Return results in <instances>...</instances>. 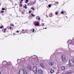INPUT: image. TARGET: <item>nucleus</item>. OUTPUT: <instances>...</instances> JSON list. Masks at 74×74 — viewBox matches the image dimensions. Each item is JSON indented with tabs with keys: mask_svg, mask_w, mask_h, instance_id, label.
Here are the masks:
<instances>
[{
	"mask_svg": "<svg viewBox=\"0 0 74 74\" xmlns=\"http://www.w3.org/2000/svg\"><path fill=\"white\" fill-rule=\"evenodd\" d=\"M25 69L27 73H29V72L30 71L29 70H32V69H31V68H30L29 66H26L25 67Z\"/></svg>",
	"mask_w": 74,
	"mask_h": 74,
	"instance_id": "nucleus-1",
	"label": "nucleus"
},
{
	"mask_svg": "<svg viewBox=\"0 0 74 74\" xmlns=\"http://www.w3.org/2000/svg\"><path fill=\"white\" fill-rule=\"evenodd\" d=\"M69 64L70 66H73L74 65V61H73L72 60H70L69 61Z\"/></svg>",
	"mask_w": 74,
	"mask_h": 74,
	"instance_id": "nucleus-2",
	"label": "nucleus"
},
{
	"mask_svg": "<svg viewBox=\"0 0 74 74\" xmlns=\"http://www.w3.org/2000/svg\"><path fill=\"white\" fill-rule=\"evenodd\" d=\"M19 74H25L24 70L23 69H20L19 70Z\"/></svg>",
	"mask_w": 74,
	"mask_h": 74,
	"instance_id": "nucleus-3",
	"label": "nucleus"
},
{
	"mask_svg": "<svg viewBox=\"0 0 74 74\" xmlns=\"http://www.w3.org/2000/svg\"><path fill=\"white\" fill-rule=\"evenodd\" d=\"M61 58L62 59V62H65V61H66V56L64 55L61 56Z\"/></svg>",
	"mask_w": 74,
	"mask_h": 74,
	"instance_id": "nucleus-4",
	"label": "nucleus"
},
{
	"mask_svg": "<svg viewBox=\"0 0 74 74\" xmlns=\"http://www.w3.org/2000/svg\"><path fill=\"white\" fill-rule=\"evenodd\" d=\"M37 67L36 66H34L33 69V70L34 72L35 73H37Z\"/></svg>",
	"mask_w": 74,
	"mask_h": 74,
	"instance_id": "nucleus-5",
	"label": "nucleus"
},
{
	"mask_svg": "<svg viewBox=\"0 0 74 74\" xmlns=\"http://www.w3.org/2000/svg\"><path fill=\"white\" fill-rule=\"evenodd\" d=\"M38 74H41L43 73V71L41 69H38Z\"/></svg>",
	"mask_w": 74,
	"mask_h": 74,
	"instance_id": "nucleus-6",
	"label": "nucleus"
},
{
	"mask_svg": "<svg viewBox=\"0 0 74 74\" xmlns=\"http://www.w3.org/2000/svg\"><path fill=\"white\" fill-rule=\"evenodd\" d=\"M73 40H74V37L73 38V39L71 40H69L67 42V43L68 44V46H69L70 45V44H71V42L73 41Z\"/></svg>",
	"mask_w": 74,
	"mask_h": 74,
	"instance_id": "nucleus-7",
	"label": "nucleus"
},
{
	"mask_svg": "<svg viewBox=\"0 0 74 74\" xmlns=\"http://www.w3.org/2000/svg\"><path fill=\"white\" fill-rule=\"evenodd\" d=\"M49 66H53L54 65V63L53 62H50L49 63Z\"/></svg>",
	"mask_w": 74,
	"mask_h": 74,
	"instance_id": "nucleus-8",
	"label": "nucleus"
},
{
	"mask_svg": "<svg viewBox=\"0 0 74 74\" xmlns=\"http://www.w3.org/2000/svg\"><path fill=\"white\" fill-rule=\"evenodd\" d=\"M40 66L43 69H45V66L44 65V64H40Z\"/></svg>",
	"mask_w": 74,
	"mask_h": 74,
	"instance_id": "nucleus-9",
	"label": "nucleus"
},
{
	"mask_svg": "<svg viewBox=\"0 0 74 74\" xmlns=\"http://www.w3.org/2000/svg\"><path fill=\"white\" fill-rule=\"evenodd\" d=\"M35 25L36 26H39V24L38 22H36L35 23Z\"/></svg>",
	"mask_w": 74,
	"mask_h": 74,
	"instance_id": "nucleus-10",
	"label": "nucleus"
},
{
	"mask_svg": "<svg viewBox=\"0 0 74 74\" xmlns=\"http://www.w3.org/2000/svg\"><path fill=\"white\" fill-rule=\"evenodd\" d=\"M65 69H66V68H65L64 66H61V69L62 70H65Z\"/></svg>",
	"mask_w": 74,
	"mask_h": 74,
	"instance_id": "nucleus-11",
	"label": "nucleus"
},
{
	"mask_svg": "<svg viewBox=\"0 0 74 74\" xmlns=\"http://www.w3.org/2000/svg\"><path fill=\"white\" fill-rule=\"evenodd\" d=\"M50 73H51V74H52V73H54V71L53 70H51L50 71Z\"/></svg>",
	"mask_w": 74,
	"mask_h": 74,
	"instance_id": "nucleus-12",
	"label": "nucleus"
},
{
	"mask_svg": "<svg viewBox=\"0 0 74 74\" xmlns=\"http://www.w3.org/2000/svg\"><path fill=\"white\" fill-rule=\"evenodd\" d=\"M49 16H50V17H52V16H53V14L52 13H50V14L49 15Z\"/></svg>",
	"mask_w": 74,
	"mask_h": 74,
	"instance_id": "nucleus-13",
	"label": "nucleus"
},
{
	"mask_svg": "<svg viewBox=\"0 0 74 74\" xmlns=\"http://www.w3.org/2000/svg\"><path fill=\"white\" fill-rule=\"evenodd\" d=\"M28 5H32V3L31 2H30L28 4Z\"/></svg>",
	"mask_w": 74,
	"mask_h": 74,
	"instance_id": "nucleus-14",
	"label": "nucleus"
},
{
	"mask_svg": "<svg viewBox=\"0 0 74 74\" xmlns=\"http://www.w3.org/2000/svg\"><path fill=\"white\" fill-rule=\"evenodd\" d=\"M8 64H11V62H9L8 63Z\"/></svg>",
	"mask_w": 74,
	"mask_h": 74,
	"instance_id": "nucleus-15",
	"label": "nucleus"
},
{
	"mask_svg": "<svg viewBox=\"0 0 74 74\" xmlns=\"http://www.w3.org/2000/svg\"><path fill=\"white\" fill-rule=\"evenodd\" d=\"M28 58H29V57H26L25 58H24V60H25V59H28Z\"/></svg>",
	"mask_w": 74,
	"mask_h": 74,
	"instance_id": "nucleus-16",
	"label": "nucleus"
},
{
	"mask_svg": "<svg viewBox=\"0 0 74 74\" xmlns=\"http://www.w3.org/2000/svg\"><path fill=\"white\" fill-rule=\"evenodd\" d=\"M31 15H32V16H34V17L35 16V15H33V14H31Z\"/></svg>",
	"mask_w": 74,
	"mask_h": 74,
	"instance_id": "nucleus-17",
	"label": "nucleus"
},
{
	"mask_svg": "<svg viewBox=\"0 0 74 74\" xmlns=\"http://www.w3.org/2000/svg\"><path fill=\"white\" fill-rule=\"evenodd\" d=\"M3 27H4V26H2L1 27H0V29H2L3 28Z\"/></svg>",
	"mask_w": 74,
	"mask_h": 74,
	"instance_id": "nucleus-18",
	"label": "nucleus"
},
{
	"mask_svg": "<svg viewBox=\"0 0 74 74\" xmlns=\"http://www.w3.org/2000/svg\"><path fill=\"white\" fill-rule=\"evenodd\" d=\"M26 1H25V3H27V2H28V1H28V0H26Z\"/></svg>",
	"mask_w": 74,
	"mask_h": 74,
	"instance_id": "nucleus-19",
	"label": "nucleus"
},
{
	"mask_svg": "<svg viewBox=\"0 0 74 74\" xmlns=\"http://www.w3.org/2000/svg\"><path fill=\"white\" fill-rule=\"evenodd\" d=\"M63 74H69V73H63Z\"/></svg>",
	"mask_w": 74,
	"mask_h": 74,
	"instance_id": "nucleus-20",
	"label": "nucleus"
},
{
	"mask_svg": "<svg viewBox=\"0 0 74 74\" xmlns=\"http://www.w3.org/2000/svg\"><path fill=\"white\" fill-rule=\"evenodd\" d=\"M42 26H44V23H42Z\"/></svg>",
	"mask_w": 74,
	"mask_h": 74,
	"instance_id": "nucleus-21",
	"label": "nucleus"
},
{
	"mask_svg": "<svg viewBox=\"0 0 74 74\" xmlns=\"http://www.w3.org/2000/svg\"><path fill=\"white\" fill-rule=\"evenodd\" d=\"M31 9L33 10H34V8L33 7L31 8Z\"/></svg>",
	"mask_w": 74,
	"mask_h": 74,
	"instance_id": "nucleus-22",
	"label": "nucleus"
},
{
	"mask_svg": "<svg viewBox=\"0 0 74 74\" xmlns=\"http://www.w3.org/2000/svg\"><path fill=\"white\" fill-rule=\"evenodd\" d=\"M51 7V4H49V7Z\"/></svg>",
	"mask_w": 74,
	"mask_h": 74,
	"instance_id": "nucleus-23",
	"label": "nucleus"
},
{
	"mask_svg": "<svg viewBox=\"0 0 74 74\" xmlns=\"http://www.w3.org/2000/svg\"><path fill=\"white\" fill-rule=\"evenodd\" d=\"M34 29H33L32 32L34 33Z\"/></svg>",
	"mask_w": 74,
	"mask_h": 74,
	"instance_id": "nucleus-24",
	"label": "nucleus"
},
{
	"mask_svg": "<svg viewBox=\"0 0 74 74\" xmlns=\"http://www.w3.org/2000/svg\"><path fill=\"white\" fill-rule=\"evenodd\" d=\"M2 10H5V8H3L2 9Z\"/></svg>",
	"mask_w": 74,
	"mask_h": 74,
	"instance_id": "nucleus-25",
	"label": "nucleus"
},
{
	"mask_svg": "<svg viewBox=\"0 0 74 74\" xmlns=\"http://www.w3.org/2000/svg\"><path fill=\"white\" fill-rule=\"evenodd\" d=\"M24 8H25V9H27V7L26 6H24Z\"/></svg>",
	"mask_w": 74,
	"mask_h": 74,
	"instance_id": "nucleus-26",
	"label": "nucleus"
},
{
	"mask_svg": "<svg viewBox=\"0 0 74 74\" xmlns=\"http://www.w3.org/2000/svg\"><path fill=\"white\" fill-rule=\"evenodd\" d=\"M4 11H2L1 12V13H3L4 12Z\"/></svg>",
	"mask_w": 74,
	"mask_h": 74,
	"instance_id": "nucleus-27",
	"label": "nucleus"
},
{
	"mask_svg": "<svg viewBox=\"0 0 74 74\" xmlns=\"http://www.w3.org/2000/svg\"><path fill=\"white\" fill-rule=\"evenodd\" d=\"M4 62H6V61H4L2 63H4Z\"/></svg>",
	"mask_w": 74,
	"mask_h": 74,
	"instance_id": "nucleus-28",
	"label": "nucleus"
},
{
	"mask_svg": "<svg viewBox=\"0 0 74 74\" xmlns=\"http://www.w3.org/2000/svg\"><path fill=\"white\" fill-rule=\"evenodd\" d=\"M56 12V15H57V14H58V12Z\"/></svg>",
	"mask_w": 74,
	"mask_h": 74,
	"instance_id": "nucleus-29",
	"label": "nucleus"
},
{
	"mask_svg": "<svg viewBox=\"0 0 74 74\" xmlns=\"http://www.w3.org/2000/svg\"><path fill=\"white\" fill-rule=\"evenodd\" d=\"M61 14H64V12H63V11L62 12Z\"/></svg>",
	"mask_w": 74,
	"mask_h": 74,
	"instance_id": "nucleus-30",
	"label": "nucleus"
},
{
	"mask_svg": "<svg viewBox=\"0 0 74 74\" xmlns=\"http://www.w3.org/2000/svg\"><path fill=\"white\" fill-rule=\"evenodd\" d=\"M32 12V11H30L29 12V13H31Z\"/></svg>",
	"mask_w": 74,
	"mask_h": 74,
	"instance_id": "nucleus-31",
	"label": "nucleus"
},
{
	"mask_svg": "<svg viewBox=\"0 0 74 74\" xmlns=\"http://www.w3.org/2000/svg\"><path fill=\"white\" fill-rule=\"evenodd\" d=\"M13 34L14 36H15V34L13 33Z\"/></svg>",
	"mask_w": 74,
	"mask_h": 74,
	"instance_id": "nucleus-32",
	"label": "nucleus"
},
{
	"mask_svg": "<svg viewBox=\"0 0 74 74\" xmlns=\"http://www.w3.org/2000/svg\"><path fill=\"white\" fill-rule=\"evenodd\" d=\"M20 5L21 7H22V4H20Z\"/></svg>",
	"mask_w": 74,
	"mask_h": 74,
	"instance_id": "nucleus-33",
	"label": "nucleus"
},
{
	"mask_svg": "<svg viewBox=\"0 0 74 74\" xmlns=\"http://www.w3.org/2000/svg\"><path fill=\"white\" fill-rule=\"evenodd\" d=\"M56 3H57V4H59V3H58V2H56Z\"/></svg>",
	"mask_w": 74,
	"mask_h": 74,
	"instance_id": "nucleus-34",
	"label": "nucleus"
},
{
	"mask_svg": "<svg viewBox=\"0 0 74 74\" xmlns=\"http://www.w3.org/2000/svg\"><path fill=\"white\" fill-rule=\"evenodd\" d=\"M38 20H40V18H38Z\"/></svg>",
	"mask_w": 74,
	"mask_h": 74,
	"instance_id": "nucleus-35",
	"label": "nucleus"
},
{
	"mask_svg": "<svg viewBox=\"0 0 74 74\" xmlns=\"http://www.w3.org/2000/svg\"><path fill=\"white\" fill-rule=\"evenodd\" d=\"M12 29V28H11V27H10V29Z\"/></svg>",
	"mask_w": 74,
	"mask_h": 74,
	"instance_id": "nucleus-36",
	"label": "nucleus"
},
{
	"mask_svg": "<svg viewBox=\"0 0 74 74\" xmlns=\"http://www.w3.org/2000/svg\"><path fill=\"white\" fill-rule=\"evenodd\" d=\"M17 33H19V31H17Z\"/></svg>",
	"mask_w": 74,
	"mask_h": 74,
	"instance_id": "nucleus-37",
	"label": "nucleus"
},
{
	"mask_svg": "<svg viewBox=\"0 0 74 74\" xmlns=\"http://www.w3.org/2000/svg\"><path fill=\"white\" fill-rule=\"evenodd\" d=\"M4 31L6 30V29H4Z\"/></svg>",
	"mask_w": 74,
	"mask_h": 74,
	"instance_id": "nucleus-38",
	"label": "nucleus"
},
{
	"mask_svg": "<svg viewBox=\"0 0 74 74\" xmlns=\"http://www.w3.org/2000/svg\"><path fill=\"white\" fill-rule=\"evenodd\" d=\"M27 5L25 4V7H27Z\"/></svg>",
	"mask_w": 74,
	"mask_h": 74,
	"instance_id": "nucleus-39",
	"label": "nucleus"
},
{
	"mask_svg": "<svg viewBox=\"0 0 74 74\" xmlns=\"http://www.w3.org/2000/svg\"><path fill=\"white\" fill-rule=\"evenodd\" d=\"M4 33H5V32H6L5 31H4Z\"/></svg>",
	"mask_w": 74,
	"mask_h": 74,
	"instance_id": "nucleus-40",
	"label": "nucleus"
},
{
	"mask_svg": "<svg viewBox=\"0 0 74 74\" xmlns=\"http://www.w3.org/2000/svg\"><path fill=\"white\" fill-rule=\"evenodd\" d=\"M9 0V1H11V0Z\"/></svg>",
	"mask_w": 74,
	"mask_h": 74,
	"instance_id": "nucleus-41",
	"label": "nucleus"
},
{
	"mask_svg": "<svg viewBox=\"0 0 74 74\" xmlns=\"http://www.w3.org/2000/svg\"><path fill=\"white\" fill-rule=\"evenodd\" d=\"M14 24L12 25V26H14Z\"/></svg>",
	"mask_w": 74,
	"mask_h": 74,
	"instance_id": "nucleus-42",
	"label": "nucleus"
},
{
	"mask_svg": "<svg viewBox=\"0 0 74 74\" xmlns=\"http://www.w3.org/2000/svg\"><path fill=\"white\" fill-rule=\"evenodd\" d=\"M21 1H23V0H21Z\"/></svg>",
	"mask_w": 74,
	"mask_h": 74,
	"instance_id": "nucleus-43",
	"label": "nucleus"
},
{
	"mask_svg": "<svg viewBox=\"0 0 74 74\" xmlns=\"http://www.w3.org/2000/svg\"><path fill=\"white\" fill-rule=\"evenodd\" d=\"M20 3H22V1H21L20 2Z\"/></svg>",
	"mask_w": 74,
	"mask_h": 74,
	"instance_id": "nucleus-44",
	"label": "nucleus"
},
{
	"mask_svg": "<svg viewBox=\"0 0 74 74\" xmlns=\"http://www.w3.org/2000/svg\"><path fill=\"white\" fill-rule=\"evenodd\" d=\"M45 29H47V28H45Z\"/></svg>",
	"mask_w": 74,
	"mask_h": 74,
	"instance_id": "nucleus-45",
	"label": "nucleus"
},
{
	"mask_svg": "<svg viewBox=\"0 0 74 74\" xmlns=\"http://www.w3.org/2000/svg\"><path fill=\"white\" fill-rule=\"evenodd\" d=\"M22 31H24V29H23L22 30Z\"/></svg>",
	"mask_w": 74,
	"mask_h": 74,
	"instance_id": "nucleus-46",
	"label": "nucleus"
},
{
	"mask_svg": "<svg viewBox=\"0 0 74 74\" xmlns=\"http://www.w3.org/2000/svg\"><path fill=\"white\" fill-rule=\"evenodd\" d=\"M10 26H12V24H11V25H10Z\"/></svg>",
	"mask_w": 74,
	"mask_h": 74,
	"instance_id": "nucleus-47",
	"label": "nucleus"
},
{
	"mask_svg": "<svg viewBox=\"0 0 74 74\" xmlns=\"http://www.w3.org/2000/svg\"><path fill=\"white\" fill-rule=\"evenodd\" d=\"M0 74H1V71H0Z\"/></svg>",
	"mask_w": 74,
	"mask_h": 74,
	"instance_id": "nucleus-48",
	"label": "nucleus"
},
{
	"mask_svg": "<svg viewBox=\"0 0 74 74\" xmlns=\"http://www.w3.org/2000/svg\"><path fill=\"white\" fill-rule=\"evenodd\" d=\"M17 61H18V60H17Z\"/></svg>",
	"mask_w": 74,
	"mask_h": 74,
	"instance_id": "nucleus-49",
	"label": "nucleus"
}]
</instances>
